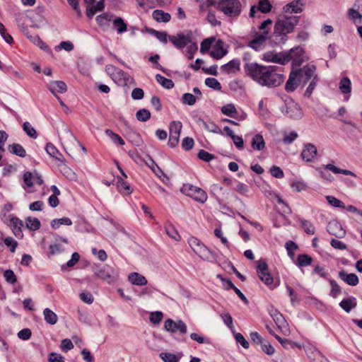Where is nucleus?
<instances>
[{
    "label": "nucleus",
    "instance_id": "f257e3e1",
    "mask_svg": "<svg viewBox=\"0 0 362 362\" xmlns=\"http://www.w3.org/2000/svg\"><path fill=\"white\" fill-rule=\"evenodd\" d=\"M300 18L296 16H285L278 18L274 25L272 20L267 18L258 26V33L268 40L272 46L281 45L287 41L288 34L294 30Z\"/></svg>",
    "mask_w": 362,
    "mask_h": 362
},
{
    "label": "nucleus",
    "instance_id": "f03ea898",
    "mask_svg": "<svg viewBox=\"0 0 362 362\" xmlns=\"http://www.w3.org/2000/svg\"><path fill=\"white\" fill-rule=\"evenodd\" d=\"M243 67L246 76L262 86L278 87L285 79L282 68L277 66H264L257 62H247Z\"/></svg>",
    "mask_w": 362,
    "mask_h": 362
},
{
    "label": "nucleus",
    "instance_id": "7ed1b4c3",
    "mask_svg": "<svg viewBox=\"0 0 362 362\" xmlns=\"http://www.w3.org/2000/svg\"><path fill=\"white\" fill-rule=\"evenodd\" d=\"M264 59L282 65L291 62L293 68L299 67L305 61L308 59L305 54L304 49L300 46L295 47L291 49L289 52L275 54L267 52L264 55Z\"/></svg>",
    "mask_w": 362,
    "mask_h": 362
},
{
    "label": "nucleus",
    "instance_id": "20e7f679",
    "mask_svg": "<svg viewBox=\"0 0 362 362\" xmlns=\"http://www.w3.org/2000/svg\"><path fill=\"white\" fill-rule=\"evenodd\" d=\"M193 34L192 31H188L186 34L178 33L176 35H170L169 41L178 49H182L187 47L185 56L191 60L194 58V54L198 49L197 44L193 42Z\"/></svg>",
    "mask_w": 362,
    "mask_h": 362
},
{
    "label": "nucleus",
    "instance_id": "39448f33",
    "mask_svg": "<svg viewBox=\"0 0 362 362\" xmlns=\"http://www.w3.org/2000/svg\"><path fill=\"white\" fill-rule=\"evenodd\" d=\"M257 274L260 280L267 285L269 289L273 290L279 285V281H274L269 272L268 264L265 259H261L257 262Z\"/></svg>",
    "mask_w": 362,
    "mask_h": 362
},
{
    "label": "nucleus",
    "instance_id": "423d86ee",
    "mask_svg": "<svg viewBox=\"0 0 362 362\" xmlns=\"http://www.w3.org/2000/svg\"><path fill=\"white\" fill-rule=\"evenodd\" d=\"M217 10L230 17H237L241 13V4L239 0H218Z\"/></svg>",
    "mask_w": 362,
    "mask_h": 362
},
{
    "label": "nucleus",
    "instance_id": "0eeeda50",
    "mask_svg": "<svg viewBox=\"0 0 362 362\" xmlns=\"http://www.w3.org/2000/svg\"><path fill=\"white\" fill-rule=\"evenodd\" d=\"M181 192L201 204L205 203L208 199V195L205 190L192 184H184L181 188Z\"/></svg>",
    "mask_w": 362,
    "mask_h": 362
},
{
    "label": "nucleus",
    "instance_id": "6e6552de",
    "mask_svg": "<svg viewBox=\"0 0 362 362\" xmlns=\"http://www.w3.org/2000/svg\"><path fill=\"white\" fill-rule=\"evenodd\" d=\"M182 124L180 121H173L170 124V136L168 144L171 148H175L179 143V138Z\"/></svg>",
    "mask_w": 362,
    "mask_h": 362
},
{
    "label": "nucleus",
    "instance_id": "1a4fd4ad",
    "mask_svg": "<svg viewBox=\"0 0 362 362\" xmlns=\"http://www.w3.org/2000/svg\"><path fill=\"white\" fill-rule=\"evenodd\" d=\"M296 70H300L299 76L303 85L306 84L310 80L312 81L315 76H318L316 74L317 67L314 64H308L302 68L296 69Z\"/></svg>",
    "mask_w": 362,
    "mask_h": 362
},
{
    "label": "nucleus",
    "instance_id": "9d476101",
    "mask_svg": "<svg viewBox=\"0 0 362 362\" xmlns=\"http://www.w3.org/2000/svg\"><path fill=\"white\" fill-rule=\"evenodd\" d=\"M164 329L172 333L178 331L182 334H186L187 331V325L183 321L177 320L175 322L170 318L165 321Z\"/></svg>",
    "mask_w": 362,
    "mask_h": 362
},
{
    "label": "nucleus",
    "instance_id": "9b49d317",
    "mask_svg": "<svg viewBox=\"0 0 362 362\" xmlns=\"http://www.w3.org/2000/svg\"><path fill=\"white\" fill-rule=\"evenodd\" d=\"M272 5L269 0H259L256 5L251 6L250 11V16L252 18L258 17L259 15H257L259 12L262 13H267L271 11Z\"/></svg>",
    "mask_w": 362,
    "mask_h": 362
},
{
    "label": "nucleus",
    "instance_id": "f8f14e48",
    "mask_svg": "<svg viewBox=\"0 0 362 362\" xmlns=\"http://www.w3.org/2000/svg\"><path fill=\"white\" fill-rule=\"evenodd\" d=\"M23 182L25 184L23 188L27 190L28 192H31L28 188L32 187L34 185H42L44 183L40 175L37 173H35V175H33L31 172L28 171L23 174Z\"/></svg>",
    "mask_w": 362,
    "mask_h": 362
},
{
    "label": "nucleus",
    "instance_id": "ddd939ff",
    "mask_svg": "<svg viewBox=\"0 0 362 362\" xmlns=\"http://www.w3.org/2000/svg\"><path fill=\"white\" fill-rule=\"evenodd\" d=\"M300 70H296L293 68L289 74L288 81L285 85V90L290 93L294 91L298 86L301 83V80L299 76Z\"/></svg>",
    "mask_w": 362,
    "mask_h": 362
},
{
    "label": "nucleus",
    "instance_id": "4468645a",
    "mask_svg": "<svg viewBox=\"0 0 362 362\" xmlns=\"http://www.w3.org/2000/svg\"><path fill=\"white\" fill-rule=\"evenodd\" d=\"M94 275L97 278L107 281L109 284L114 281L113 269L107 265L98 269L95 272Z\"/></svg>",
    "mask_w": 362,
    "mask_h": 362
},
{
    "label": "nucleus",
    "instance_id": "2eb2a0df",
    "mask_svg": "<svg viewBox=\"0 0 362 362\" xmlns=\"http://www.w3.org/2000/svg\"><path fill=\"white\" fill-rule=\"evenodd\" d=\"M317 154L316 146L313 144H306L301 152L302 159L306 162H312Z\"/></svg>",
    "mask_w": 362,
    "mask_h": 362
},
{
    "label": "nucleus",
    "instance_id": "dca6fc26",
    "mask_svg": "<svg viewBox=\"0 0 362 362\" xmlns=\"http://www.w3.org/2000/svg\"><path fill=\"white\" fill-rule=\"evenodd\" d=\"M9 226L11 227L13 234L18 238L23 237L22 227L23 226V221L17 217H11L9 220Z\"/></svg>",
    "mask_w": 362,
    "mask_h": 362
},
{
    "label": "nucleus",
    "instance_id": "f3484780",
    "mask_svg": "<svg viewBox=\"0 0 362 362\" xmlns=\"http://www.w3.org/2000/svg\"><path fill=\"white\" fill-rule=\"evenodd\" d=\"M267 39L262 35H259L258 32H255L253 39L249 41L248 46L255 51L262 49L267 42Z\"/></svg>",
    "mask_w": 362,
    "mask_h": 362
},
{
    "label": "nucleus",
    "instance_id": "a211bd4d",
    "mask_svg": "<svg viewBox=\"0 0 362 362\" xmlns=\"http://www.w3.org/2000/svg\"><path fill=\"white\" fill-rule=\"evenodd\" d=\"M240 62L238 59H233L227 64L221 66V71L226 74L235 73L240 69Z\"/></svg>",
    "mask_w": 362,
    "mask_h": 362
},
{
    "label": "nucleus",
    "instance_id": "6ab92c4d",
    "mask_svg": "<svg viewBox=\"0 0 362 362\" xmlns=\"http://www.w3.org/2000/svg\"><path fill=\"white\" fill-rule=\"evenodd\" d=\"M339 277L350 286H356L358 282V277L354 273L347 274L345 271L341 270L339 272Z\"/></svg>",
    "mask_w": 362,
    "mask_h": 362
},
{
    "label": "nucleus",
    "instance_id": "aec40b11",
    "mask_svg": "<svg viewBox=\"0 0 362 362\" xmlns=\"http://www.w3.org/2000/svg\"><path fill=\"white\" fill-rule=\"evenodd\" d=\"M313 262V257L308 254H300L294 260L295 264L300 268L310 266Z\"/></svg>",
    "mask_w": 362,
    "mask_h": 362
},
{
    "label": "nucleus",
    "instance_id": "412c9836",
    "mask_svg": "<svg viewBox=\"0 0 362 362\" xmlns=\"http://www.w3.org/2000/svg\"><path fill=\"white\" fill-rule=\"evenodd\" d=\"M188 243L193 251L197 255L201 254L205 250V246L204 244H202V242L195 237H191L188 240Z\"/></svg>",
    "mask_w": 362,
    "mask_h": 362
},
{
    "label": "nucleus",
    "instance_id": "4be33fe9",
    "mask_svg": "<svg viewBox=\"0 0 362 362\" xmlns=\"http://www.w3.org/2000/svg\"><path fill=\"white\" fill-rule=\"evenodd\" d=\"M129 281L136 286H145L148 281L146 277L139 273L133 272L129 276Z\"/></svg>",
    "mask_w": 362,
    "mask_h": 362
},
{
    "label": "nucleus",
    "instance_id": "5701e85b",
    "mask_svg": "<svg viewBox=\"0 0 362 362\" xmlns=\"http://www.w3.org/2000/svg\"><path fill=\"white\" fill-rule=\"evenodd\" d=\"M117 188L119 192L124 195H129L132 192L130 185L121 177L117 179Z\"/></svg>",
    "mask_w": 362,
    "mask_h": 362
},
{
    "label": "nucleus",
    "instance_id": "b1692460",
    "mask_svg": "<svg viewBox=\"0 0 362 362\" xmlns=\"http://www.w3.org/2000/svg\"><path fill=\"white\" fill-rule=\"evenodd\" d=\"M251 146L253 150L262 151L265 148V142L261 134H255L251 141Z\"/></svg>",
    "mask_w": 362,
    "mask_h": 362
},
{
    "label": "nucleus",
    "instance_id": "393cba45",
    "mask_svg": "<svg viewBox=\"0 0 362 362\" xmlns=\"http://www.w3.org/2000/svg\"><path fill=\"white\" fill-rule=\"evenodd\" d=\"M8 151L21 158L26 156V151L25 148L19 144H13L8 146Z\"/></svg>",
    "mask_w": 362,
    "mask_h": 362
},
{
    "label": "nucleus",
    "instance_id": "a878e982",
    "mask_svg": "<svg viewBox=\"0 0 362 362\" xmlns=\"http://www.w3.org/2000/svg\"><path fill=\"white\" fill-rule=\"evenodd\" d=\"M327 230L332 235L341 238L345 234V231L342 230L341 226L337 223H329Z\"/></svg>",
    "mask_w": 362,
    "mask_h": 362
},
{
    "label": "nucleus",
    "instance_id": "bb28decb",
    "mask_svg": "<svg viewBox=\"0 0 362 362\" xmlns=\"http://www.w3.org/2000/svg\"><path fill=\"white\" fill-rule=\"evenodd\" d=\"M153 18L158 22L168 23L170 21L171 16L168 13L157 9L153 12Z\"/></svg>",
    "mask_w": 362,
    "mask_h": 362
},
{
    "label": "nucleus",
    "instance_id": "cd10ccee",
    "mask_svg": "<svg viewBox=\"0 0 362 362\" xmlns=\"http://www.w3.org/2000/svg\"><path fill=\"white\" fill-rule=\"evenodd\" d=\"M340 307L347 313L356 306V299L353 297L343 299L340 303Z\"/></svg>",
    "mask_w": 362,
    "mask_h": 362
},
{
    "label": "nucleus",
    "instance_id": "c85d7f7f",
    "mask_svg": "<svg viewBox=\"0 0 362 362\" xmlns=\"http://www.w3.org/2000/svg\"><path fill=\"white\" fill-rule=\"evenodd\" d=\"M322 166L325 169L330 170L335 174L341 173V174H344L346 175H351L353 177L356 176V174L354 173L351 172V170L341 169V168H337L335 165L330 164V163H329L327 165H324Z\"/></svg>",
    "mask_w": 362,
    "mask_h": 362
},
{
    "label": "nucleus",
    "instance_id": "c756f323",
    "mask_svg": "<svg viewBox=\"0 0 362 362\" xmlns=\"http://www.w3.org/2000/svg\"><path fill=\"white\" fill-rule=\"evenodd\" d=\"M300 6H303V4L300 3V0L293 1L290 4H286L284 7V9L286 13H300L302 11V8Z\"/></svg>",
    "mask_w": 362,
    "mask_h": 362
},
{
    "label": "nucleus",
    "instance_id": "7c9ffc66",
    "mask_svg": "<svg viewBox=\"0 0 362 362\" xmlns=\"http://www.w3.org/2000/svg\"><path fill=\"white\" fill-rule=\"evenodd\" d=\"M227 53V51L225 50L222 45H219L218 42L216 46L214 47L213 49L211 51L210 55L216 59H220L223 57Z\"/></svg>",
    "mask_w": 362,
    "mask_h": 362
},
{
    "label": "nucleus",
    "instance_id": "2f4dec72",
    "mask_svg": "<svg viewBox=\"0 0 362 362\" xmlns=\"http://www.w3.org/2000/svg\"><path fill=\"white\" fill-rule=\"evenodd\" d=\"M45 320L49 325H55L57 322V315L49 308H45L43 311Z\"/></svg>",
    "mask_w": 362,
    "mask_h": 362
},
{
    "label": "nucleus",
    "instance_id": "473e14b6",
    "mask_svg": "<svg viewBox=\"0 0 362 362\" xmlns=\"http://www.w3.org/2000/svg\"><path fill=\"white\" fill-rule=\"evenodd\" d=\"M105 133L115 144L118 146H124L125 144L124 140L118 134L115 133L111 129H107Z\"/></svg>",
    "mask_w": 362,
    "mask_h": 362
},
{
    "label": "nucleus",
    "instance_id": "72a5a7b5",
    "mask_svg": "<svg viewBox=\"0 0 362 362\" xmlns=\"http://www.w3.org/2000/svg\"><path fill=\"white\" fill-rule=\"evenodd\" d=\"M110 70L114 71L113 73H115L117 75L119 80L121 81L122 79H123L124 83L126 84V82L128 80V75L127 73H125L124 71H122L120 69L116 68L113 65L107 66L106 71H107V73H110Z\"/></svg>",
    "mask_w": 362,
    "mask_h": 362
},
{
    "label": "nucleus",
    "instance_id": "f704fd0d",
    "mask_svg": "<svg viewBox=\"0 0 362 362\" xmlns=\"http://www.w3.org/2000/svg\"><path fill=\"white\" fill-rule=\"evenodd\" d=\"M26 228L30 230H37L41 226L40 221L37 218L28 217L25 220Z\"/></svg>",
    "mask_w": 362,
    "mask_h": 362
},
{
    "label": "nucleus",
    "instance_id": "c9c22d12",
    "mask_svg": "<svg viewBox=\"0 0 362 362\" xmlns=\"http://www.w3.org/2000/svg\"><path fill=\"white\" fill-rule=\"evenodd\" d=\"M50 91L55 95V91L59 93H64L67 90V86L64 81H57L51 85L49 88Z\"/></svg>",
    "mask_w": 362,
    "mask_h": 362
},
{
    "label": "nucleus",
    "instance_id": "e433bc0d",
    "mask_svg": "<svg viewBox=\"0 0 362 362\" xmlns=\"http://www.w3.org/2000/svg\"><path fill=\"white\" fill-rule=\"evenodd\" d=\"M165 231L167 235L172 239L176 241H180L181 240L180 235L179 234L178 231L175 228V226H173L172 224H168L165 226Z\"/></svg>",
    "mask_w": 362,
    "mask_h": 362
},
{
    "label": "nucleus",
    "instance_id": "4c0bfd02",
    "mask_svg": "<svg viewBox=\"0 0 362 362\" xmlns=\"http://www.w3.org/2000/svg\"><path fill=\"white\" fill-rule=\"evenodd\" d=\"M160 357L164 362H179L181 355H176L168 352H162L160 354Z\"/></svg>",
    "mask_w": 362,
    "mask_h": 362
},
{
    "label": "nucleus",
    "instance_id": "58836bf2",
    "mask_svg": "<svg viewBox=\"0 0 362 362\" xmlns=\"http://www.w3.org/2000/svg\"><path fill=\"white\" fill-rule=\"evenodd\" d=\"M328 281L331 286L329 295L336 298L341 293V288L335 280L329 279Z\"/></svg>",
    "mask_w": 362,
    "mask_h": 362
},
{
    "label": "nucleus",
    "instance_id": "ea45409f",
    "mask_svg": "<svg viewBox=\"0 0 362 362\" xmlns=\"http://www.w3.org/2000/svg\"><path fill=\"white\" fill-rule=\"evenodd\" d=\"M71 220L67 217L54 219L51 222V226L54 229L59 228L62 225L71 226Z\"/></svg>",
    "mask_w": 362,
    "mask_h": 362
},
{
    "label": "nucleus",
    "instance_id": "a19ab883",
    "mask_svg": "<svg viewBox=\"0 0 362 362\" xmlns=\"http://www.w3.org/2000/svg\"><path fill=\"white\" fill-rule=\"evenodd\" d=\"M351 85L350 79L348 77H344L340 81L339 89L344 94L349 93L351 90Z\"/></svg>",
    "mask_w": 362,
    "mask_h": 362
},
{
    "label": "nucleus",
    "instance_id": "79ce46f5",
    "mask_svg": "<svg viewBox=\"0 0 362 362\" xmlns=\"http://www.w3.org/2000/svg\"><path fill=\"white\" fill-rule=\"evenodd\" d=\"M221 112L227 116L235 118L237 110L233 104H228L221 107Z\"/></svg>",
    "mask_w": 362,
    "mask_h": 362
},
{
    "label": "nucleus",
    "instance_id": "37998d69",
    "mask_svg": "<svg viewBox=\"0 0 362 362\" xmlns=\"http://www.w3.org/2000/svg\"><path fill=\"white\" fill-rule=\"evenodd\" d=\"M156 79L162 86L167 89H170L174 87V83L171 79L166 78L160 74H157Z\"/></svg>",
    "mask_w": 362,
    "mask_h": 362
},
{
    "label": "nucleus",
    "instance_id": "c03bdc74",
    "mask_svg": "<svg viewBox=\"0 0 362 362\" xmlns=\"http://www.w3.org/2000/svg\"><path fill=\"white\" fill-rule=\"evenodd\" d=\"M300 223L304 231L308 235H313L315 233V228L310 221L301 220Z\"/></svg>",
    "mask_w": 362,
    "mask_h": 362
},
{
    "label": "nucleus",
    "instance_id": "a18cd8bd",
    "mask_svg": "<svg viewBox=\"0 0 362 362\" xmlns=\"http://www.w3.org/2000/svg\"><path fill=\"white\" fill-rule=\"evenodd\" d=\"M113 25L119 33H124L127 30V24L120 17H117L114 20Z\"/></svg>",
    "mask_w": 362,
    "mask_h": 362
},
{
    "label": "nucleus",
    "instance_id": "49530a36",
    "mask_svg": "<svg viewBox=\"0 0 362 362\" xmlns=\"http://www.w3.org/2000/svg\"><path fill=\"white\" fill-rule=\"evenodd\" d=\"M151 112L146 109H141L136 112V119L140 122H146L151 118Z\"/></svg>",
    "mask_w": 362,
    "mask_h": 362
},
{
    "label": "nucleus",
    "instance_id": "de8ad7c7",
    "mask_svg": "<svg viewBox=\"0 0 362 362\" xmlns=\"http://www.w3.org/2000/svg\"><path fill=\"white\" fill-rule=\"evenodd\" d=\"M80 259V255L78 252H74L71 255V258L69 260L66 264L62 266V270H66L67 267H73L78 262Z\"/></svg>",
    "mask_w": 362,
    "mask_h": 362
},
{
    "label": "nucleus",
    "instance_id": "09e8293b",
    "mask_svg": "<svg viewBox=\"0 0 362 362\" xmlns=\"http://www.w3.org/2000/svg\"><path fill=\"white\" fill-rule=\"evenodd\" d=\"M23 129L24 132L33 139H36L37 137V134L36 130L32 127V125L28 122H25L23 124Z\"/></svg>",
    "mask_w": 362,
    "mask_h": 362
},
{
    "label": "nucleus",
    "instance_id": "8fccbe9b",
    "mask_svg": "<svg viewBox=\"0 0 362 362\" xmlns=\"http://www.w3.org/2000/svg\"><path fill=\"white\" fill-rule=\"evenodd\" d=\"M205 84L216 90H220L221 89V85L218 81V80L215 78H207L205 80Z\"/></svg>",
    "mask_w": 362,
    "mask_h": 362
},
{
    "label": "nucleus",
    "instance_id": "3c124183",
    "mask_svg": "<svg viewBox=\"0 0 362 362\" xmlns=\"http://www.w3.org/2000/svg\"><path fill=\"white\" fill-rule=\"evenodd\" d=\"M0 34L7 43L9 45H12L13 43V39L12 36L6 33V29L4 24L1 23H0Z\"/></svg>",
    "mask_w": 362,
    "mask_h": 362
},
{
    "label": "nucleus",
    "instance_id": "603ef678",
    "mask_svg": "<svg viewBox=\"0 0 362 362\" xmlns=\"http://www.w3.org/2000/svg\"><path fill=\"white\" fill-rule=\"evenodd\" d=\"M163 318V314L160 311L153 312L150 314L149 320L153 324H159Z\"/></svg>",
    "mask_w": 362,
    "mask_h": 362
},
{
    "label": "nucleus",
    "instance_id": "864d4df0",
    "mask_svg": "<svg viewBox=\"0 0 362 362\" xmlns=\"http://www.w3.org/2000/svg\"><path fill=\"white\" fill-rule=\"evenodd\" d=\"M197 156L199 159H201L204 161H206V162H209L210 160L215 158L214 155H213L203 149H201L199 151Z\"/></svg>",
    "mask_w": 362,
    "mask_h": 362
},
{
    "label": "nucleus",
    "instance_id": "5fc2aeb1",
    "mask_svg": "<svg viewBox=\"0 0 362 362\" xmlns=\"http://www.w3.org/2000/svg\"><path fill=\"white\" fill-rule=\"evenodd\" d=\"M217 277L221 281L223 284V286L226 290H230V289H235V286L233 284V282L230 281V279L226 277H223L222 275L218 274Z\"/></svg>",
    "mask_w": 362,
    "mask_h": 362
},
{
    "label": "nucleus",
    "instance_id": "6e6d98bb",
    "mask_svg": "<svg viewBox=\"0 0 362 362\" xmlns=\"http://www.w3.org/2000/svg\"><path fill=\"white\" fill-rule=\"evenodd\" d=\"M45 150L49 156L58 159V155H59V152L52 143H48L46 145Z\"/></svg>",
    "mask_w": 362,
    "mask_h": 362
},
{
    "label": "nucleus",
    "instance_id": "4d7b16f0",
    "mask_svg": "<svg viewBox=\"0 0 362 362\" xmlns=\"http://www.w3.org/2000/svg\"><path fill=\"white\" fill-rule=\"evenodd\" d=\"M319 81V77L318 76H315L314 78H313V80L310 81V84L308 85L305 92V95L307 96V97H310L314 89L315 88L316 86H317V82Z\"/></svg>",
    "mask_w": 362,
    "mask_h": 362
},
{
    "label": "nucleus",
    "instance_id": "13d9d810",
    "mask_svg": "<svg viewBox=\"0 0 362 362\" xmlns=\"http://www.w3.org/2000/svg\"><path fill=\"white\" fill-rule=\"evenodd\" d=\"M4 276L6 281L11 284L17 281V278L14 272L11 269H7L4 273Z\"/></svg>",
    "mask_w": 362,
    "mask_h": 362
},
{
    "label": "nucleus",
    "instance_id": "bf43d9fd",
    "mask_svg": "<svg viewBox=\"0 0 362 362\" xmlns=\"http://www.w3.org/2000/svg\"><path fill=\"white\" fill-rule=\"evenodd\" d=\"M214 40V39L212 37L204 39L201 43L200 52L202 53H205V52H208L209 50V49L211 48V44H212Z\"/></svg>",
    "mask_w": 362,
    "mask_h": 362
},
{
    "label": "nucleus",
    "instance_id": "052dcab7",
    "mask_svg": "<svg viewBox=\"0 0 362 362\" xmlns=\"http://www.w3.org/2000/svg\"><path fill=\"white\" fill-rule=\"evenodd\" d=\"M237 192H238L241 195L247 196V193L249 192V187L247 185L243 182H238L235 189Z\"/></svg>",
    "mask_w": 362,
    "mask_h": 362
},
{
    "label": "nucleus",
    "instance_id": "680f3d73",
    "mask_svg": "<svg viewBox=\"0 0 362 362\" xmlns=\"http://www.w3.org/2000/svg\"><path fill=\"white\" fill-rule=\"evenodd\" d=\"M270 173L273 177L279 179L283 178L284 176V173L281 168L276 165H273L270 168Z\"/></svg>",
    "mask_w": 362,
    "mask_h": 362
},
{
    "label": "nucleus",
    "instance_id": "e2e57ef3",
    "mask_svg": "<svg viewBox=\"0 0 362 362\" xmlns=\"http://www.w3.org/2000/svg\"><path fill=\"white\" fill-rule=\"evenodd\" d=\"M298 137V134L293 131L289 132L288 134H285L283 137V142L286 144H289L295 141Z\"/></svg>",
    "mask_w": 362,
    "mask_h": 362
},
{
    "label": "nucleus",
    "instance_id": "0e129e2a",
    "mask_svg": "<svg viewBox=\"0 0 362 362\" xmlns=\"http://www.w3.org/2000/svg\"><path fill=\"white\" fill-rule=\"evenodd\" d=\"M312 274H317L319 275L320 277L322 278H324V279H327V272L325 271V268L320 266L319 264H317L315 266L313 272H312Z\"/></svg>",
    "mask_w": 362,
    "mask_h": 362
},
{
    "label": "nucleus",
    "instance_id": "69168bd1",
    "mask_svg": "<svg viewBox=\"0 0 362 362\" xmlns=\"http://www.w3.org/2000/svg\"><path fill=\"white\" fill-rule=\"evenodd\" d=\"M194 140L191 137H185L182 141V147L186 151L191 150L194 146Z\"/></svg>",
    "mask_w": 362,
    "mask_h": 362
},
{
    "label": "nucleus",
    "instance_id": "338daca9",
    "mask_svg": "<svg viewBox=\"0 0 362 362\" xmlns=\"http://www.w3.org/2000/svg\"><path fill=\"white\" fill-rule=\"evenodd\" d=\"M5 245L10 247V251L11 252H14L16 247L18 246V243L11 237H8L4 239Z\"/></svg>",
    "mask_w": 362,
    "mask_h": 362
},
{
    "label": "nucleus",
    "instance_id": "774afa93",
    "mask_svg": "<svg viewBox=\"0 0 362 362\" xmlns=\"http://www.w3.org/2000/svg\"><path fill=\"white\" fill-rule=\"evenodd\" d=\"M196 102V98L191 93H185L182 95V103L189 105H193Z\"/></svg>",
    "mask_w": 362,
    "mask_h": 362
}]
</instances>
